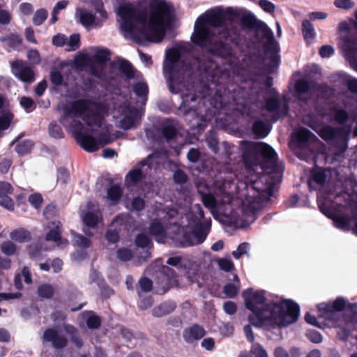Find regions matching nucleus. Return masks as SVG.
Masks as SVG:
<instances>
[{"label":"nucleus","mask_w":357,"mask_h":357,"mask_svg":"<svg viewBox=\"0 0 357 357\" xmlns=\"http://www.w3.org/2000/svg\"><path fill=\"white\" fill-rule=\"evenodd\" d=\"M163 74L169 91L181 93L182 101L178 110L189 121L190 129L203 131L208 124L204 113L206 114L208 109L205 108V96L198 91L199 84L192 64L181 60L178 50L172 49L166 54Z\"/></svg>","instance_id":"f257e3e1"},{"label":"nucleus","mask_w":357,"mask_h":357,"mask_svg":"<svg viewBox=\"0 0 357 357\" xmlns=\"http://www.w3.org/2000/svg\"><path fill=\"white\" fill-rule=\"evenodd\" d=\"M150 18L148 27L143 26L136 31L137 24H144L148 18L146 9H139L131 3L119 6L117 14L120 17L122 31L132 34L134 40L159 42L165 34V29L171 26L174 19V9L165 0H151Z\"/></svg>","instance_id":"f03ea898"},{"label":"nucleus","mask_w":357,"mask_h":357,"mask_svg":"<svg viewBox=\"0 0 357 357\" xmlns=\"http://www.w3.org/2000/svg\"><path fill=\"white\" fill-rule=\"evenodd\" d=\"M242 296L245 307L252 312L248 321L257 328H282L295 323L298 319L300 307L291 300L265 303V291H254L252 288L244 290Z\"/></svg>","instance_id":"7ed1b4c3"},{"label":"nucleus","mask_w":357,"mask_h":357,"mask_svg":"<svg viewBox=\"0 0 357 357\" xmlns=\"http://www.w3.org/2000/svg\"><path fill=\"white\" fill-rule=\"evenodd\" d=\"M108 109V106L104 102L89 98L77 99L63 107L59 122L64 125V121L68 117H80L84 115L83 120L87 126H96L100 128Z\"/></svg>","instance_id":"20e7f679"},{"label":"nucleus","mask_w":357,"mask_h":357,"mask_svg":"<svg viewBox=\"0 0 357 357\" xmlns=\"http://www.w3.org/2000/svg\"><path fill=\"white\" fill-rule=\"evenodd\" d=\"M345 307V301L342 298H337L335 301L321 303L317 305L319 315L317 319H314V326L323 328L326 326H338L347 330L357 329V314L354 313L349 317L347 314L344 317H340V312Z\"/></svg>","instance_id":"39448f33"},{"label":"nucleus","mask_w":357,"mask_h":357,"mask_svg":"<svg viewBox=\"0 0 357 357\" xmlns=\"http://www.w3.org/2000/svg\"><path fill=\"white\" fill-rule=\"evenodd\" d=\"M240 41V35L236 30L225 27L219 31L217 38L213 40L207 52L216 57L230 59L234 56L233 46H238Z\"/></svg>","instance_id":"423d86ee"},{"label":"nucleus","mask_w":357,"mask_h":357,"mask_svg":"<svg viewBox=\"0 0 357 357\" xmlns=\"http://www.w3.org/2000/svg\"><path fill=\"white\" fill-rule=\"evenodd\" d=\"M317 204L324 214L334 220L336 227L345 231L352 230L357 235V203L350 204L346 209L351 212V219H349L344 213H341L343 208L342 206H340L337 211H334L331 208V202L328 199H323L321 195H318Z\"/></svg>","instance_id":"0eeeda50"},{"label":"nucleus","mask_w":357,"mask_h":357,"mask_svg":"<svg viewBox=\"0 0 357 357\" xmlns=\"http://www.w3.org/2000/svg\"><path fill=\"white\" fill-rule=\"evenodd\" d=\"M312 133L307 128H295L289 141V147L295 151L296 155L306 162L312 160V148L309 146V140Z\"/></svg>","instance_id":"6e6552de"},{"label":"nucleus","mask_w":357,"mask_h":357,"mask_svg":"<svg viewBox=\"0 0 357 357\" xmlns=\"http://www.w3.org/2000/svg\"><path fill=\"white\" fill-rule=\"evenodd\" d=\"M252 147L253 152L262 158L260 166L264 172L272 174L279 171L278 154L271 146L264 142H257L253 144Z\"/></svg>","instance_id":"1a4fd4ad"},{"label":"nucleus","mask_w":357,"mask_h":357,"mask_svg":"<svg viewBox=\"0 0 357 357\" xmlns=\"http://www.w3.org/2000/svg\"><path fill=\"white\" fill-rule=\"evenodd\" d=\"M241 25L255 32L254 37L258 40L273 39V32L267 24L257 19L251 13H246L241 17Z\"/></svg>","instance_id":"9d476101"},{"label":"nucleus","mask_w":357,"mask_h":357,"mask_svg":"<svg viewBox=\"0 0 357 357\" xmlns=\"http://www.w3.org/2000/svg\"><path fill=\"white\" fill-rule=\"evenodd\" d=\"M146 135L149 139L153 142H160L165 140L169 143L177 138L178 131L169 120H166L159 127L147 129Z\"/></svg>","instance_id":"9b49d317"},{"label":"nucleus","mask_w":357,"mask_h":357,"mask_svg":"<svg viewBox=\"0 0 357 357\" xmlns=\"http://www.w3.org/2000/svg\"><path fill=\"white\" fill-rule=\"evenodd\" d=\"M213 33L206 24L205 20L199 17L195 24L194 32L191 36V41L195 45L206 49L210 46L213 41Z\"/></svg>","instance_id":"f8f14e48"},{"label":"nucleus","mask_w":357,"mask_h":357,"mask_svg":"<svg viewBox=\"0 0 357 357\" xmlns=\"http://www.w3.org/2000/svg\"><path fill=\"white\" fill-rule=\"evenodd\" d=\"M273 96L268 98L265 100V108L269 113L271 114V120L273 122H276L280 119H284L289 112V104L284 102L281 105V101L278 98V92L275 89H271Z\"/></svg>","instance_id":"ddd939ff"},{"label":"nucleus","mask_w":357,"mask_h":357,"mask_svg":"<svg viewBox=\"0 0 357 357\" xmlns=\"http://www.w3.org/2000/svg\"><path fill=\"white\" fill-rule=\"evenodd\" d=\"M12 73L19 80L28 84L33 83L36 79L34 68L26 61L17 59L10 63Z\"/></svg>","instance_id":"4468645a"},{"label":"nucleus","mask_w":357,"mask_h":357,"mask_svg":"<svg viewBox=\"0 0 357 357\" xmlns=\"http://www.w3.org/2000/svg\"><path fill=\"white\" fill-rule=\"evenodd\" d=\"M338 45L351 66L357 71V42L351 37L342 36Z\"/></svg>","instance_id":"2eb2a0df"},{"label":"nucleus","mask_w":357,"mask_h":357,"mask_svg":"<svg viewBox=\"0 0 357 357\" xmlns=\"http://www.w3.org/2000/svg\"><path fill=\"white\" fill-rule=\"evenodd\" d=\"M348 130H335L330 126L321 128L318 132L321 138L325 140L337 141L342 144L341 151L344 152L347 148V137L349 134Z\"/></svg>","instance_id":"dca6fc26"},{"label":"nucleus","mask_w":357,"mask_h":357,"mask_svg":"<svg viewBox=\"0 0 357 357\" xmlns=\"http://www.w3.org/2000/svg\"><path fill=\"white\" fill-rule=\"evenodd\" d=\"M147 159L142 160L133 169L130 170L125 177V183L128 187L136 186L146 177V173H144L142 168L148 165Z\"/></svg>","instance_id":"f3484780"},{"label":"nucleus","mask_w":357,"mask_h":357,"mask_svg":"<svg viewBox=\"0 0 357 357\" xmlns=\"http://www.w3.org/2000/svg\"><path fill=\"white\" fill-rule=\"evenodd\" d=\"M43 340L51 342L53 348L63 349L68 345V339L63 335L59 334V331L54 328H47L43 336Z\"/></svg>","instance_id":"a211bd4d"},{"label":"nucleus","mask_w":357,"mask_h":357,"mask_svg":"<svg viewBox=\"0 0 357 357\" xmlns=\"http://www.w3.org/2000/svg\"><path fill=\"white\" fill-rule=\"evenodd\" d=\"M205 335L204 328L198 324H195L183 331V337L187 343L192 344L201 340Z\"/></svg>","instance_id":"6ab92c4d"},{"label":"nucleus","mask_w":357,"mask_h":357,"mask_svg":"<svg viewBox=\"0 0 357 357\" xmlns=\"http://www.w3.org/2000/svg\"><path fill=\"white\" fill-rule=\"evenodd\" d=\"M77 139L82 148L87 152L93 153L99 149L98 141L91 135L79 133Z\"/></svg>","instance_id":"aec40b11"},{"label":"nucleus","mask_w":357,"mask_h":357,"mask_svg":"<svg viewBox=\"0 0 357 357\" xmlns=\"http://www.w3.org/2000/svg\"><path fill=\"white\" fill-rule=\"evenodd\" d=\"M206 24H209L212 27H222L227 21V17L224 10H211L207 13L206 18L203 19Z\"/></svg>","instance_id":"412c9836"},{"label":"nucleus","mask_w":357,"mask_h":357,"mask_svg":"<svg viewBox=\"0 0 357 357\" xmlns=\"http://www.w3.org/2000/svg\"><path fill=\"white\" fill-rule=\"evenodd\" d=\"M134 219L128 214H119L113 220L112 225L119 231H128L132 227L134 224Z\"/></svg>","instance_id":"4be33fe9"},{"label":"nucleus","mask_w":357,"mask_h":357,"mask_svg":"<svg viewBox=\"0 0 357 357\" xmlns=\"http://www.w3.org/2000/svg\"><path fill=\"white\" fill-rule=\"evenodd\" d=\"M20 137L13 141L11 144H16L15 151L20 156H24L31 153L34 148V142L31 139H20Z\"/></svg>","instance_id":"5701e85b"},{"label":"nucleus","mask_w":357,"mask_h":357,"mask_svg":"<svg viewBox=\"0 0 357 357\" xmlns=\"http://www.w3.org/2000/svg\"><path fill=\"white\" fill-rule=\"evenodd\" d=\"M176 308L175 302L165 301L155 307L152 310V314L155 317H162L172 313Z\"/></svg>","instance_id":"b1692460"},{"label":"nucleus","mask_w":357,"mask_h":357,"mask_svg":"<svg viewBox=\"0 0 357 357\" xmlns=\"http://www.w3.org/2000/svg\"><path fill=\"white\" fill-rule=\"evenodd\" d=\"M102 220V215L98 211H87L82 216L84 224L89 228H96Z\"/></svg>","instance_id":"393cba45"},{"label":"nucleus","mask_w":357,"mask_h":357,"mask_svg":"<svg viewBox=\"0 0 357 357\" xmlns=\"http://www.w3.org/2000/svg\"><path fill=\"white\" fill-rule=\"evenodd\" d=\"M174 281L165 275H158L156 281L155 293L163 295L172 287Z\"/></svg>","instance_id":"a878e982"},{"label":"nucleus","mask_w":357,"mask_h":357,"mask_svg":"<svg viewBox=\"0 0 357 357\" xmlns=\"http://www.w3.org/2000/svg\"><path fill=\"white\" fill-rule=\"evenodd\" d=\"M50 229L45 236L47 241L58 243L61 238V224L59 221L51 222Z\"/></svg>","instance_id":"bb28decb"},{"label":"nucleus","mask_w":357,"mask_h":357,"mask_svg":"<svg viewBox=\"0 0 357 357\" xmlns=\"http://www.w3.org/2000/svg\"><path fill=\"white\" fill-rule=\"evenodd\" d=\"M310 89V84L305 79L302 78L296 80L294 85L295 96L298 99L306 102L307 100L305 98H303V96L307 94Z\"/></svg>","instance_id":"cd10ccee"},{"label":"nucleus","mask_w":357,"mask_h":357,"mask_svg":"<svg viewBox=\"0 0 357 357\" xmlns=\"http://www.w3.org/2000/svg\"><path fill=\"white\" fill-rule=\"evenodd\" d=\"M271 127L261 120H257L252 125V132L257 138L266 137L270 132Z\"/></svg>","instance_id":"c85d7f7f"},{"label":"nucleus","mask_w":357,"mask_h":357,"mask_svg":"<svg viewBox=\"0 0 357 357\" xmlns=\"http://www.w3.org/2000/svg\"><path fill=\"white\" fill-rule=\"evenodd\" d=\"M211 223L209 222H199L196 224L192 229L193 234L197 238L199 243H202L206 239L208 231L207 229L210 227Z\"/></svg>","instance_id":"c756f323"},{"label":"nucleus","mask_w":357,"mask_h":357,"mask_svg":"<svg viewBox=\"0 0 357 357\" xmlns=\"http://www.w3.org/2000/svg\"><path fill=\"white\" fill-rule=\"evenodd\" d=\"M337 80L347 85L348 89L352 92H357V79L354 78L349 75L344 73L339 72L336 74Z\"/></svg>","instance_id":"7c9ffc66"},{"label":"nucleus","mask_w":357,"mask_h":357,"mask_svg":"<svg viewBox=\"0 0 357 357\" xmlns=\"http://www.w3.org/2000/svg\"><path fill=\"white\" fill-rule=\"evenodd\" d=\"M201 200L203 205L209 209L213 215H215L218 210V200L215 197L211 192H207L201 196Z\"/></svg>","instance_id":"2f4dec72"},{"label":"nucleus","mask_w":357,"mask_h":357,"mask_svg":"<svg viewBox=\"0 0 357 357\" xmlns=\"http://www.w3.org/2000/svg\"><path fill=\"white\" fill-rule=\"evenodd\" d=\"M296 204L299 206H308L310 205L309 197L305 195L298 197L296 194H294L284 202V205L287 208L294 207Z\"/></svg>","instance_id":"473e14b6"},{"label":"nucleus","mask_w":357,"mask_h":357,"mask_svg":"<svg viewBox=\"0 0 357 357\" xmlns=\"http://www.w3.org/2000/svg\"><path fill=\"white\" fill-rule=\"evenodd\" d=\"M123 195L121 188L118 185H113L107 190V197L112 205L117 204Z\"/></svg>","instance_id":"72a5a7b5"},{"label":"nucleus","mask_w":357,"mask_h":357,"mask_svg":"<svg viewBox=\"0 0 357 357\" xmlns=\"http://www.w3.org/2000/svg\"><path fill=\"white\" fill-rule=\"evenodd\" d=\"M119 70L125 75L127 79H132L135 77V70L132 63L128 60L120 59Z\"/></svg>","instance_id":"f704fd0d"},{"label":"nucleus","mask_w":357,"mask_h":357,"mask_svg":"<svg viewBox=\"0 0 357 357\" xmlns=\"http://www.w3.org/2000/svg\"><path fill=\"white\" fill-rule=\"evenodd\" d=\"M14 119V114L10 110H3L0 114V137H1V131L7 130L12 121Z\"/></svg>","instance_id":"c9c22d12"},{"label":"nucleus","mask_w":357,"mask_h":357,"mask_svg":"<svg viewBox=\"0 0 357 357\" xmlns=\"http://www.w3.org/2000/svg\"><path fill=\"white\" fill-rule=\"evenodd\" d=\"M256 154L253 151H245L243 152V160L246 168L252 169L259 164V160Z\"/></svg>","instance_id":"e433bc0d"},{"label":"nucleus","mask_w":357,"mask_h":357,"mask_svg":"<svg viewBox=\"0 0 357 357\" xmlns=\"http://www.w3.org/2000/svg\"><path fill=\"white\" fill-rule=\"evenodd\" d=\"M10 236L13 241L18 243L29 241L31 238L30 232L24 229L13 230L10 232Z\"/></svg>","instance_id":"4c0bfd02"},{"label":"nucleus","mask_w":357,"mask_h":357,"mask_svg":"<svg viewBox=\"0 0 357 357\" xmlns=\"http://www.w3.org/2000/svg\"><path fill=\"white\" fill-rule=\"evenodd\" d=\"M66 331L71 335L70 340L72 343L78 349L83 346V340L78 333L77 329L72 325L68 324L65 326Z\"/></svg>","instance_id":"58836bf2"},{"label":"nucleus","mask_w":357,"mask_h":357,"mask_svg":"<svg viewBox=\"0 0 357 357\" xmlns=\"http://www.w3.org/2000/svg\"><path fill=\"white\" fill-rule=\"evenodd\" d=\"M86 313L87 314V317L86 318V324L87 327L90 329L98 328L101 325L100 317L96 314L93 311H89Z\"/></svg>","instance_id":"ea45409f"},{"label":"nucleus","mask_w":357,"mask_h":357,"mask_svg":"<svg viewBox=\"0 0 357 357\" xmlns=\"http://www.w3.org/2000/svg\"><path fill=\"white\" fill-rule=\"evenodd\" d=\"M135 244L141 248H151L153 247L152 241L144 233H139L135 236Z\"/></svg>","instance_id":"a19ab883"},{"label":"nucleus","mask_w":357,"mask_h":357,"mask_svg":"<svg viewBox=\"0 0 357 357\" xmlns=\"http://www.w3.org/2000/svg\"><path fill=\"white\" fill-rule=\"evenodd\" d=\"M139 287L137 289L139 297H142V292H150L153 289V282L147 277H142L139 280Z\"/></svg>","instance_id":"79ce46f5"},{"label":"nucleus","mask_w":357,"mask_h":357,"mask_svg":"<svg viewBox=\"0 0 357 357\" xmlns=\"http://www.w3.org/2000/svg\"><path fill=\"white\" fill-rule=\"evenodd\" d=\"M227 89L225 86L219 87L216 89L214 98H211V105L213 104L214 99L215 100V102L213 105L215 108H220L223 104V96L227 93Z\"/></svg>","instance_id":"37998d69"},{"label":"nucleus","mask_w":357,"mask_h":357,"mask_svg":"<svg viewBox=\"0 0 357 357\" xmlns=\"http://www.w3.org/2000/svg\"><path fill=\"white\" fill-rule=\"evenodd\" d=\"M37 293L40 298L50 299L53 297L54 291L51 284H43L38 287Z\"/></svg>","instance_id":"c03bdc74"},{"label":"nucleus","mask_w":357,"mask_h":357,"mask_svg":"<svg viewBox=\"0 0 357 357\" xmlns=\"http://www.w3.org/2000/svg\"><path fill=\"white\" fill-rule=\"evenodd\" d=\"M149 233L154 236L164 237L165 235V229L160 222L155 220L149 226Z\"/></svg>","instance_id":"a18cd8bd"},{"label":"nucleus","mask_w":357,"mask_h":357,"mask_svg":"<svg viewBox=\"0 0 357 357\" xmlns=\"http://www.w3.org/2000/svg\"><path fill=\"white\" fill-rule=\"evenodd\" d=\"M134 93L139 98H146L149 93V87L146 83L138 82L133 85Z\"/></svg>","instance_id":"49530a36"},{"label":"nucleus","mask_w":357,"mask_h":357,"mask_svg":"<svg viewBox=\"0 0 357 357\" xmlns=\"http://www.w3.org/2000/svg\"><path fill=\"white\" fill-rule=\"evenodd\" d=\"M96 17L91 13L82 10L79 13V22L84 26H89L94 24Z\"/></svg>","instance_id":"de8ad7c7"},{"label":"nucleus","mask_w":357,"mask_h":357,"mask_svg":"<svg viewBox=\"0 0 357 357\" xmlns=\"http://www.w3.org/2000/svg\"><path fill=\"white\" fill-rule=\"evenodd\" d=\"M48 132L50 135L55 139H61L64 137L61 127L55 121H52L49 124Z\"/></svg>","instance_id":"09e8293b"},{"label":"nucleus","mask_w":357,"mask_h":357,"mask_svg":"<svg viewBox=\"0 0 357 357\" xmlns=\"http://www.w3.org/2000/svg\"><path fill=\"white\" fill-rule=\"evenodd\" d=\"M1 41L7 42L10 47H16L22 43V38L18 33H10L3 38Z\"/></svg>","instance_id":"8fccbe9b"},{"label":"nucleus","mask_w":357,"mask_h":357,"mask_svg":"<svg viewBox=\"0 0 357 357\" xmlns=\"http://www.w3.org/2000/svg\"><path fill=\"white\" fill-rule=\"evenodd\" d=\"M302 31L305 40L309 45L310 39L312 38V25L310 20H305L303 21Z\"/></svg>","instance_id":"3c124183"},{"label":"nucleus","mask_w":357,"mask_h":357,"mask_svg":"<svg viewBox=\"0 0 357 357\" xmlns=\"http://www.w3.org/2000/svg\"><path fill=\"white\" fill-rule=\"evenodd\" d=\"M110 56L111 52L108 49H102L96 52L94 58L97 63L103 64L110 60Z\"/></svg>","instance_id":"603ef678"},{"label":"nucleus","mask_w":357,"mask_h":357,"mask_svg":"<svg viewBox=\"0 0 357 357\" xmlns=\"http://www.w3.org/2000/svg\"><path fill=\"white\" fill-rule=\"evenodd\" d=\"M1 250L7 256H13L17 251V247L11 241H6L1 245Z\"/></svg>","instance_id":"864d4df0"},{"label":"nucleus","mask_w":357,"mask_h":357,"mask_svg":"<svg viewBox=\"0 0 357 357\" xmlns=\"http://www.w3.org/2000/svg\"><path fill=\"white\" fill-rule=\"evenodd\" d=\"M50 79L51 83L55 86H61L63 84V77L61 73L56 69L51 70Z\"/></svg>","instance_id":"5fc2aeb1"},{"label":"nucleus","mask_w":357,"mask_h":357,"mask_svg":"<svg viewBox=\"0 0 357 357\" xmlns=\"http://www.w3.org/2000/svg\"><path fill=\"white\" fill-rule=\"evenodd\" d=\"M47 15V11L45 8L37 10L33 17V24L36 26L41 25L46 20Z\"/></svg>","instance_id":"6e6d98bb"},{"label":"nucleus","mask_w":357,"mask_h":357,"mask_svg":"<svg viewBox=\"0 0 357 357\" xmlns=\"http://www.w3.org/2000/svg\"><path fill=\"white\" fill-rule=\"evenodd\" d=\"M269 63L267 65L268 70L269 73H273L275 70L278 69L280 64V56L279 54H271L268 55Z\"/></svg>","instance_id":"4d7b16f0"},{"label":"nucleus","mask_w":357,"mask_h":357,"mask_svg":"<svg viewBox=\"0 0 357 357\" xmlns=\"http://www.w3.org/2000/svg\"><path fill=\"white\" fill-rule=\"evenodd\" d=\"M116 257L121 261H129L132 259L133 253L128 248H121L116 251Z\"/></svg>","instance_id":"13d9d810"},{"label":"nucleus","mask_w":357,"mask_h":357,"mask_svg":"<svg viewBox=\"0 0 357 357\" xmlns=\"http://www.w3.org/2000/svg\"><path fill=\"white\" fill-rule=\"evenodd\" d=\"M267 43L264 46V52L266 54H278L279 47L278 43L275 40L274 35L273 39H266Z\"/></svg>","instance_id":"bf43d9fd"},{"label":"nucleus","mask_w":357,"mask_h":357,"mask_svg":"<svg viewBox=\"0 0 357 357\" xmlns=\"http://www.w3.org/2000/svg\"><path fill=\"white\" fill-rule=\"evenodd\" d=\"M0 206L10 211H13L15 209V203L8 195H0Z\"/></svg>","instance_id":"052dcab7"},{"label":"nucleus","mask_w":357,"mask_h":357,"mask_svg":"<svg viewBox=\"0 0 357 357\" xmlns=\"http://www.w3.org/2000/svg\"><path fill=\"white\" fill-rule=\"evenodd\" d=\"M239 286L233 283H227L224 286L223 292L229 298H234L238 291Z\"/></svg>","instance_id":"680f3d73"},{"label":"nucleus","mask_w":357,"mask_h":357,"mask_svg":"<svg viewBox=\"0 0 357 357\" xmlns=\"http://www.w3.org/2000/svg\"><path fill=\"white\" fill-rule=\"evenodd\" d=\"M218 264L220 269L225 272L231 271L234 268V263L229 259L220 258L218 260Z\"/></svg>","instance_id":"e2e57ef3"},{"label":"nucleus","mask_w":357,"mask_h":357,"mask_svg":"<svg viewBox=\"0 0 357 357\" xmlns=\"http://www.w3.org/2000/svg\"><path fill=\"white\" fill-rule=\"evenodd\" d=\"M188 175L182 169H177L173 175V180L176 184L183 185L188 181Z\"/></svg>","instance_id":"0e129e2a"},{"label":"nucleus","mask_w":357,"mask_h":357,"mask_svg":"<svg viewBox=\"0 0 357 357\" xmlns=\"http://www.w3.org/2000/svg\"><path fill=\"white\" fill-rule=\"evenodd\" d=\"M135 118L131 115H126L119 122L120 128L128 130L133 127L135 125Z\"/></svg>","instance_id":"69168bd1"},{"label":"nucleus","mask_w":357,"mask_h":357,"mask_svg":"<svg viewBox=\"0 0 357 357\" xmlns=\"http://www.w3.org/2000/svg\"><path fill=\"white\" fill-rule=\"evenodd\" d=\"M98 287L100 290L101 296L104 298H109L114 293V290L107 284L105 280H102Z\"/></svg>","instance_id":"338daca9"},{"label":"nucleus","mask_w":357,"mask_h":357,"mask_svg":"<svg viewBox=\"0 0 357 357\" xmlns=\"http://www.w3.org/2000/svg\"><path fill=\"white\" fill-rule=\"evenodd\" d=\"M250 352L255 357H268L266 351L259 343L253 344Z\"/></svg>","instance_id":"774afa93"}]
</instances>
